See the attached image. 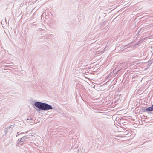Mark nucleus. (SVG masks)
<instances>
[{
    "instance_id": "obj_9",
    "label": "nucleus",
    "mask_w": 153,
    "mask_h": 153,
    "mask_svg": "<svg viewBox=\"0 0 153 153\" xmlns=\"http://www.w3.org/2000/svg\"><path fill=\"white\" fill-rule=\"evenodd\" d=\"M98 71H96V73L98 74L99 73H97Z\"/></svg>"
},
{
    "instance_id": "obj_7",
    "label": "nucleus",
    "mask_w": 153,
    "mask_h": 153,
    "mask_svg": "<svg viewBox=\"0 0 153 153\" xmlns=\"http://www.w3.org/2000/svg\"><path fill=\"white\" fill-rule=\"evenodd\" d=\"M152 61V62H153V58L152 59V60H151Z\"/></svg>"
},
{
    "instance_id": "obj_8",
    "label": "nucleus",
    "mask_w": 153,
    "mask_h": 153,
    "mask_svg": "<svg viewBox=\"0 0 153 153\" xmlns=\"http://www.w3.org/2000/svg\"><path fill=\"white\" fill-rule=\"evenodd\" d=\"M100 79L99 80H100L101 79V78H99L98 79Z\"/></svg>"
},
{
    "instance_id": "obj_6",
    "label": "nucleus",
    "mask_w": 153,
    "mask_h": 153,
    "mask_svg": "<svg viewBox=\"0 0 153 153\" xmlns=\"http://www.w3.org/2000/svg\"><path fill=\"white\" fill-rule=\"evenodd\" d=\"M100 46L98 47V48L96 50H98V48H100Z\"/></svg>"
},
{
    "instance_id": "obj_2",
    "label": "nucleus",
    "mask_w": 153,
    "mask_h": 153,
    "mask_svg": "<svg viewBox=\"0 0 153 153\" xmlns=\"http://www.w3.org/2000/svg\"><path fill=\"white\" fill-rule=\"evenodd\" d=\"M146 110H147V111H153V107L152 106L148 107L146 108Z\"/></svg>"
},
{
    "instance_id": "obj_10",
    "label": "nucleus",
    "mask_w": 153,
    "mask_h": 153,
    "mask_svg": "<svg viewBox=\"0 0 153 153\" xmlns=\"http://www.w3.org/2000/svg\"><path fill=\"white\" fill-rule=\"evenodd\" d=\"M152 107H153V103L152 105Z\"/></svg>"
},
{
    "instance_id": "obj_1",
    "label": "nucleus",
    "mask_w": 153,
    "mask_h": 153,
    "mask_svg": "<svg viewBox=\"0 0 153 153\" xmlns=\"http://www.w3.org/2000/svg\"><path fill=\"white\" fill-rule=\"evenodd\" d=\"M35 105L39 109L43 110H48L52 108L51 106L50 105L39 102H36Z\"/></svg>"
},
{
    "instance_id": "obj_4",
    "label": "nucleus",
    "mask_w": 153,
    "mask_h": 153,
    "mask_svg": "<svg viewBox=\"0 0 153 153\" xmlns=\"http://www.w3.org/2000/svg\"><path fill=\"white\" fill-rule=\"evenodd\" d=\"M140 111L143 112H145L147 111V110H146V108L145 109L144 108H141L140 109Z\"/></svg>"
},
{
    "instance_id": "obj_11",
    "label": "nucleus",
    "mask_w": 153,
    "mask_h": 153,
    "mask_svg": "<svg viewBox=\"0 0 153 153\" xmlns=\"http://www.w3.org/2000/svg\"><path fill=\"white\" fill-rule=\"evenodd\" d=\"M96 53V54H98V53Z\"/></svg>"
},
{
    "instance_id": "obj_3",
    "label": "nucleus",
    "mask_w": 153,
    "mask_h": 153,
    "mask_svg": "<svg viewBox=\"0 0 153 153\" xmlns=\"http://www.w3.org/2000/svg\"><path fill=\"white\" fill-rule=\"evenodd\" d=\"M143 40H140V41H138L136 43L135 45H139V44H140V43H142L143 42Z\"/></svg>"
},
{
    "instance_id": "obj_5",
    "label": "nucleus",
    "mask_w": 153,
    "mask_h": 153,
    "mask_svg": "<svg viewBox=\"0 0 153 153\" xmlns=\"http://www.w3.org/2000/svg\"><path fill=\"white\" fill-rule=\"evenodd\" d=\"M104 22H103V24L101 25V29H102L103 28H104V27L103 26V25H104Z\"/></svg>"
}]
</instances>
